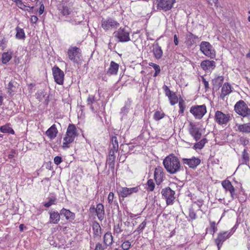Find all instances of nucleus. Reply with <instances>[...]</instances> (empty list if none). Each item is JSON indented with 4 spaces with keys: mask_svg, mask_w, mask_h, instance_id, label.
<instances>
[{
    "mask_svg": "<svg viewBox=\"0 0 250 250\" xmlns=\"http://www.w3.org/2000/svg\"><path fill=\"white\" fill-rule=\"evenodd\" d=\"M163 163L167 172L171 174H175L181 169L180 161L173 154L167 156L164 159Z\"/></svg>",
    "mask_w": 250,
    "mask_h": 250,
    "instance_id": "1",
    "label": "nucleus"
},
{
    "mask_svg": "<svg viewBox=\"0 0 250 250\" xmlns=\"http://www.w3.org/2000/svg\"><path fill=\"white\" fill-rule=\"evenodd\" d=\"M78 135L77 128L73 124H70L67 129L65 136L63 138L62 147L67 148L70 147V144L72 143L76 137Z\"/></svg>",
    "mask_w": 250,
    "mask_h": 250,
    "instance_id": "2",
    "label": "nucleus"
},
{
    "mask_svg": "<svg viewBox=\"0 0 250 250\" xmlns=\"http://www.w3.org/2000/svg\"><path fill=\"white\" fill-rule=\"evenodd\" d=\"M235 112L243 117L250 116V108L243 100H240L237 102L234 106Z\"/></svg>",
    "mask_w": 250,
    "mask_h": 250,
    "instance_id": "3",
    "label": "nucleus"
},
{
    "mask_svg": "<svg viewBox=\"0 0 250 250\" xmlns=\"http://www.w3.org/2000/svg\"><path fill=\"white\" fill-rule=\"evenodd\" d=\"M200 50L203 54L208 57L213 58L215 56V51L209 42H202L200 45Z\"/></svg>",
    "mask_w": 250,
    "mask_h": 250,
    "instance_id": "4",
    "label": "nucleus"
},
{
    "mask_svg": "<svg viewBox=\"0 0 250 250\" xmlns=\"http://www.w3.org/2000/svg\"><path fill=\"white\" fill-rule=\"evenodd\" d=\"M129 31L125 27H120L113 33L114 37L118 39V42H125L130 40Z\"/></svg>",
    "mask_w": 250,
    "mask_h": 250,
    "instance_id": "5",
    "label": "nucleus"
},
{
    "mask_svg": "<svg viewBox=\"0 0 250 250\" xmlns=\"http://www.w3.org/2000/svg\"><path fill=\"white\" fill-rule=\"evenodd\" d=\"M120 24L115 20L108 18L103 19L101 21L102 27L105 30H111L118 27Z\"/></svg>",
    "mask_w": 250,
    "mask_h": 250,
    "instance_id": "6",
    "label": "nucleus"
},
{
    "mask_svg": "<svg viewBox=\"0 0 250 250\" xmlns=\"http://www.w3.org/2000/svg\"><path fill=\"white\" fill-rule=\"evenodd\" d=\"M190 112L197 119H201L207 112L205 105H194L191 107Z\"/></svg>",
    "mask_w": 250,
    "mask_h": 250,
    "instance_id": "7",
    "label": "nucleus"
},
{
    "mask_svg": "<svg viewBox=\"0 0 250 250\" xmlns=\"http://www.w3.org/2000/svg\"><path fill=\"white\" fill-rule=\"evenodd\" d=\"M233 233L231 230L230 231H222L218 234L217 238L214 240V242L218 250L222 247L223 242L229 238L232 235Z\"/></svg>",
    "mask_w": 250,
    "mask_h": 250,
    "instance_id": "8",
    "label": "nucleus"
},
{
    "mask_svg": "<svg viewBox=\"0 0 250 250\" xmlns=\"http://www.w3.org/2000/svg\"><path fill=\"white\" fill-rule=\"evenodd\" d=\"M73 3L69 1H62L60 9L61 13L65 17L71 16L73 13Z\"/></svg>",
    "mask_w": 250,
    "mask_h": 250,
    "instance_id": "9",
    "label": "nucleus"
},
{
    "mask_svg": "<svg viewBox=\"0 0 250 250\" xmlns=\"http://www.w3.org/2000/svg\"><path fill=\"white\" fill-rule=\"evenodd\" d=\"M175 2V0H157L155 4L157 10L167 11L171 9Z\"/></svg>",
    "mask_w": 250,
    "mask_h": 250,
    "instance_id": "10",
    "label": "nucleus"
},
{
    "mask_svg": "<svg viewBox=\"0 0 250 250\" xmlns=\"http://www.w3.org/2000/svg\"><path fill=\"white\" fill-rule=\"evenodd\" d=\"M69 59L75 63H78L81 57V50L77 47H70L67 51Z\"/></svg>",
    "mask_w": 250,
    "mask_h": 250,
    "instance_id": "11",
    "label": "nucleus"
},
{
    "mask_svg": "<svg viewBox=\"0 0 250 250\" xmlns=\"http://www.w3.org/2000/svg\"><path fill=\"white\" fill-rule=\"evenodd\" d=\"M215 120L219 125L227 124L230 119L229 114H224L222 112L217 110L215 114Z\"/></svg>",
    "mask_w": 250,
    "mask_h": 250,
    "instance_id": "12",
    "label": "nucleus"
},
{
    "mask_svg": "<svg viewBox=\"0 0 250 250\" xmlns=\"http://www.w3.org/2000/svg\"><path fill=\"white\" fill-rule=\"evenodd\" d=\"M52 72L55 82L62 85L63 83L64 73L58 66H54L52 68Z\"/></svg>",
    "mask_w": 250,
    "mask_h": 250,
    "instance_id": "13",
    "label": "nucleus"
},
{
    "mask_svg": "<svg viewBox=\"0 0 250 250\" xmlns=\"http://www.w3.org/2000/svg\"><path fill=\"white\" fill-rule=\"evenodd\" d=\"M161 193L166 200L167 205L171 204L175 199V191L169 187L162 189Z\"/></svg>",
    "mask_w": 250,
    "mask_h": 250,
    "instance_id": "14",
    "label": "nucleus"
},
{
    "mask_svg": "<svg viewBox=\"0 0 250 250\" xmlns=\"http://www.w3.org/2000/svg\"><path fill=\"white\" fill-rule=\"evenodd\" d=\"M188 131L196 141H198L201 139L202 133L200 132V129L193 123H189Z\"/></svg>",
    "mask_w": 250,
    "mask_h": 250,
    "instance_id": "15",
    "label": "nucleus"
},
{
    "mask_svg": "<svg viewBox=\"0 0 250 250\" xmlns=\"http://www.w3.org/2000/svg\"><path fill=\"white\" fill-rule=\"evenodd\" d=\"M139 191L138 187L127 188L126 187L122 188L120 190L119 195L123 198H125L131 195L133 193H136Z\"/></svg>",
    "mask_w": 250,
    "mask_h": 250,
    "instance_id": "16",
    "label": "nucleus"
},
{
    "mask_svg": "<svg viewBox=\"0 0 250 250\" xmlns=\"http://www.w3.org/2000/svg\"><path fill=\"white\" fill-rule=\"evenodd\" d=\"M182 160L184 164L188 165L190 168H196L201 163V160L195 157H193L190 159L183 158Z\"/></svg>",
    "mask_w": 250,
    "mask_h": 250,
    "instance_id": "17",
    "label": "nucleus"
},
{
    "mask_svg": "<svg viewBox=\"0 0 250 250\" xmlns=\"http://www.w3.org/2000/svg\"><path fill=\"white\" fill-rule=\"evenodd\" d=\"M199 41V38L198 36L190 33L187 37L186 42V45L188 48H190L192 45L195 44Z\"/></svg>",
    "mask_w": 250,
    "mask_h": 250,
    "instance_id": "18",
    "label": "nucleus"
},
{
    "mask_svg": "<svg viewBox=\"0 0 250 250\" xmlns=\"http://www.w3.org/2000/svg\"><path fill=\"white\" fill-rule=\"evenodd\" d=\"M223 187L226 191H229L232 198H234L235 188L229 180H224L222 182Z\"/></svg>",
    "mask_w": 250,
    "mask_h": 250,
    "instance_id": "19",
    "label": "nucleus"
},
{
    "mask_svg": "<svg viewBox=\"0 0 250 250\" xmlns=\"http://www.w3.org/2000/svg\"><path fill=\"white\" fill-rule=\"evenodd\" d=\"M58 133V131L56 125H53L47 129L45 134L50 140H53L56 137Z\"/></svg>",
    "mask_w": 250,
    "mask_h": 250,
    "instance_id": "20",
    "label": "nucleus"
},
{
    "mask_svg": "<svg viewBox=\"0 0 250 250\" xmlns=\"http://www.w3.org/2000/svg\"><path fill=\"white\" fill-rule=\"evenodd\" d=\"M201 67L204 70L213 69L215 67V62L213 61L205 60L201 62Z\"/></svg>",
    "mask_w": 250,
    "mask_h": 250,
    "instance_id": "21",
    "label": "nucleus"
},
{
    "mask_svg": "<svg viewBox=\"0 0 250 250\" xmlns=\"http://www.w3.org/2000/svg\"><path fill=\"white\" fill-rule=\"evenodd\" d=\"M93 236L95 238L98 240L101 239L102 234V229L98 223H95L93 224Z\"/></svg>",
    "mask_w": 250,
    "mask_h": 250,
    "instance_id": "22",
    "label": "nucleus"
},
{
    "mask_svg": "<svg viewBox=\"0 0 250 250\" xmlns=\"http://www.w3.org/2000/svg\"><path fill=\"white\" fill-rule=\"evenodd\" d=\"M119 64L114 61H111L110 66L107 71V74L109 75H116L119 69Z\"/></svg>",
    "mask_w": 250,
    "mask_h": 250,
    "instance_id": "23",
    "label": "nucleus"
},
{
    "mask_svg": "<svg viewBox=\"0 0 250 250\" xmlns=\"http://www.w3.org/2000/svg\"><path fill=\"white\" fill-rule=\"evenodd\" d=\"M19 85V84L16 81L13 80L11 81L9 83L7 87L8 93L9 94L11 95H14V93L16 91L17 88H18Z\"/></svg>",
    "mask_w": 250,
    "mask_h": 250,
    "instance_id": "24",
    "label": "nucleus"
},
{
    "mask_svg": "<svg viewBox=\"0 0 250 250\" xmlns=\"http://www.w3.org/2000/svg\"><path fill=\"white\" fill-rule=\"evenodd\" d=\"M96 212L98 219L100 221H102L104 217V207L102 204L99 203L97 205Z\"/></svg>",
    "mask_w": 250,
    "mask_h": 250,
    "instance_id": "25",
    "label": "nucleus"
},
{
    "mask_svg": "<svg viewBox=\"0 0 250 250\" xmlns=\"http://www.w3.org/2000/svg\"><path fill=\"white\" fill-rule=\"evenodd\" d=\"M153 52L154 57L156 59H160L162 58L163 52L158 43H156L153 45Z\"/></svg>",
    "mask_w": 250,
    "mask_h": 250,
    "instance_id": "26",
    "label": "nucleus"
},
{
    "mask_svg": "<svg viewBox=\"0 0 250 250\" xmlns=\"http://www.w3.org/2000/svg\"><path fill=\"white\" fill-rule=\"evenodd\" d=\"M83 19V17H79L78 16L75 15L73 13L70 16V19L66 20V21L72 25H77L81 23Z\"/></svg>",
    "mask_w": 250,
    "mask_h": 250,
    "instance_id": "27",
    "label": "nucleus"
},
{
    "mask_svg": "<svg viewBox=\"0 0 250 250\" xmlns=\"http://www.w3.org/2000/svg\"><path fill=\"white\" fill-rule=\"evenodd\" d=\"M60 214L64 215L65 218L67 220H69L70 221L74 220L75 218V215L74 213L64 208L61 209Z\"/></svg>",
    "mask_w": 250,
    "mask_h": 250,
    "instance_id": "28",
    "label": "nucleus"
},
{
    "mask_svg": "<svg viewBox=\"0 0 250 250\" xmlns=\"http://www.w3.org/2000/svg\"><path fill=\"white\" fill-rule=\"evenodd\" d=\"M231 91V89L230 85L229 83H225L222 88L220 97L223 99L225 97L229 94Z\"/></svg>",
    "mask_w": 250,
    "mask_h": 250,
    "instance_id": "29",
    "label": "nucleus"
},
{
    "mask_svg": "<svg viewBox=\"0 0 250 250\" xmlns=\"http://www.w3.org/2000/svg\"><path fill=\"white\" fill-rule=\"evenodd\" d=\"M50 223L52 224H57L60 220V214L57 211H52L49 212Z\"/></svg>",
    "mask_w": 250,
    "mask_h": 250,
    "instance_id": "30",
    "label": "nucleus"
},
{
    "mask_svg": "<svg viewBox=\"0 0 250 250\" xmlns=\"http://www.w3.org/2000/svg\"><path fill=\"white\" fill-rule=\"evenodd\" d=\"M163 176V171L162 167H159L155 168L154 176V178L157 182L159 181V182H161Z\"/></svg>",
    "mask_w": 250,
    "mask_h": 250,
    "instance_id": "31",
    "label": "nucleus"
},
{
    "mask_svg": "<svg viewBox=\"0 0 250 250\" xmlns=\"http://www.w3.org/2000/svg\"><path fill=\"white\" fill-rule=\"evenodd\" d=\"M104 243L106 246H110L113 243V236L111 232L105 233L104 236Z\"/></svg>",
    "mask_w": 250,
    "mask_h": 250,
    "instance_id": "32",
    "label": "nucleus"
},
{
    "mask_svg": "<svg viewBox=\"0 0 250 250\" xmlns=\"http://www.w3.org/2000/svg\"><path fill=\"white\" fill-rule=\"evenodd\" d=\"M238 130L242 133H250V123L239 125H238Z\"/></svg>",
    "mask_w": 250,
    "mask_h": 250,
    "instance_id": "33",
    "label": "nucleus"
},
{
    "mask_svg": "<svg viewBox=\"0 0 250 250\" xmlns=\"http://www.w3.org/2000/svg\"><path fill=\"white\" fill-rule=\"evenodd\" d=\"M224 81V78L223 76H218L217 77L213 79L212 81V83L214 88L218 89Z\"/></svg>",
    "mask_w": 250,
    "mask_h": 250,
    "instance_id": "34",
    "label": "nucleus"
},
{
    "mask_svg": "<svg viewBox=\"0 0 250 250\" xmlns=\"http://www.w3.org/2000/svg\"><path fill=\"white\" fill-rule=\"evenodd\" d=\"M16 38L18 39L23 40L24 39L25 36L24 31L23 29L17 27L16 28Z\"/></svg>",
    "mask_w": 250,
    "mask_h": 250,
    "instance_id": "35",
    "label": "nucleus"
},
{
    "mask_svg": "<svg viewBox=\"0 0 250 250\" xmlns=\"http://www.w3.org/2000/svg\"><path fill=\"white\" fill-rule=\"evenodd\" d=\"M115 157L109 156L106 159V164L108 165L109 168L112 170L114 169Z\"/></svg>",
    "mask_w": 250,
    "mask_h": 250,
    "instance_id": "36",
    "label": "nucleus"
},
{
    "mask_svg": "<svg viewBox=\"0 0 250 250\" xmlns=\"http://www.w3.org/2000/svg\"><path fill=\"white\" fill-rule=\"evenodd\" d=\"M48 201L47 202L44 203L43 204V206L46 208H49L53 205H56L57 203V198L53 196H51L48 197Z\"/></svg>",
    "mask_w": 250,
    "mask_h": 250,
    "instance_id": "37",
    "label": "nucleus"
},
{
    "mask_svg": "<svg viewBox=\"0 0 250 250\" xmlns=\"http://www.w3.org/2000/svg\"><path fill=\"white\" fill-rule=\"evenodd\" d=\"M0 130L2 133H8L12 134H14V130L10 127L8 125H2L0 128Z\"/></svg>",
    "mask_w": 250,
    "mask_h": 250,
    "instance_id": "38",
    "label": "nucleus"
},
{
    "mask_svg": "<svg viewBox=\"0 0 250 250\" xmlns=\"http://www.w3.org/2000/svg\"><path fill=\"white\" fill-rule=\"evenodd\" d=\"M168 98L171 105H174L178 102V97L175 93L172 92L171 94L168 95Z\"/></svg>",
    "mask_w": 250,
    "mask_h": 250,
    "instance_id": "39",
    "label": "nucleus"
},
{
    "mask_svg": "<svg viewBox=\"0 0 250 250\" xmlns=\"http://www.w3.org/2000/svg\"><path fill=\"white\" fill-rule=\"evenodd\" d=\"M206 143H207V139L204 138L200 141L195 143L194 146V147L195 149H201L204 146Z\"/></svg>",
    "mask_w": 250,
    "mask_h": 250,
    "instance_id": "40",
    "label": "nucleus"
},
{
    "mask_svg": "<svg viewBox=\"0 0 250 250\" xmlns=\"http://www.w3.org/2000/svg\"><path fill=\"white\" fill-rule=\"evenodd\" d=\"M131 103V101L130 100V99H128L127 102L125 103V105L122 107L121 110V114H122L123 115H124L127 113V110L130 106Z\"/></svg>",
    "mask_w": 250,
    "mask_h": 250,
    "instance_id": "41",
    "label": "nucleus"
},
{
    "mask_svg": "<svg viewBox=\"0 0 250 250\" xmlns=\"http://www.w3.org/2000/svg\"><path fill=\"white\" fill-rule=\"evenodd\" d=\"M12 58L11 55L8 53H3L2 55V62L5 64L7 63Z\"/></svg>",
    "mask_w": 250,
    "mask_h": 250,
    "instance_id": "42",
    "label": "nucleus"
},
{
    "mask_svg": "<svg viewBox=\"0 0 250 250\" xmlns=\"http://www.w3.org/2000/svg\"><path fill=\"white\" fill-rule=\"evenodd\" d=\"M242 158H243V163L244 164H245L247 165L249 163L250 158L248 152H247V150L246 149H244L243 152V155H242Z\"/></svg>",
    "mask_w": 250,
    "mask_h": 250,
    "instance_id": "43",
    "label": "nucleus"
},
{
    "mask_svg": "<svg viewBox=\"0 0 250 250\" xmlns=\"http://www.w3.org/2000/svg\"><path fill=\"white\" fill-rule=\"evenodd\" d=\"M147 188H146L147 191H152L155 188V184L153 180L149 179L147 182Z\"/></svg>",
    "mask_w": 250,
    "mask_h": 250,
    "instance_id": "44",
    "label": "nucleus"
},
{
    "mask_svg": "<svg viewBox=\"0 0 250 250\" xmlns=\"http://www.w3.org/2000/svg\"><path fill=\"white\" fill-rule=\"evenodd\" d=\"M111 141L112 143V147L115 150H118L119 146L116 136H112Z\"/></svg>",
    "mask_w": 250,
    "mask_h": 250,
    "instance_id": "45",
    "label": "nucleus"
},
{
    "mask_svg": "<svg viewBox=\"0 0 250 250\" xmlns=\"http://www.w3.org/2000/svg\"><path fill=\"white\" fill-rule=\"evenodd\" d=\"M179 106L180 110L179 111V113L182 114L184 113L185 109V102L183 99H180L179 102Z\"/></svg>",
    "mask_w": 250,
    "mask_h": 250,
    "instance_id": "46",
    "label": "nucleus"
},
{
    "mask_svg": "<svg viewBox=\"0 0 250 250\" xmlns=\"http://www.w3.org/2000/svg\"><path fill=\"white\" fill-rule=\"evenodd\" d=\"M96 101V100L95 99V97L94 96L89 95L86 100L87 104L90 106L91 105H92L93 104H95V102Z\"/></svg>",
    "mask_w": 250,
    "mask_h": 250,
    "instance_id": "47",
    "label": "nucleus"
},
{
    "mask_svg": "<svg viewBox=\"0 0 250 250\" xmlns=\"http://www.w3.org/2000/svg\"><path fill=\"white\" fill-rule=\"evenodd\" d=\"M164 113L160 111H156L154 114V118L156 121H159L164 117Z\"/></svg>",
    "mask_w": 250,
    "mask_h": 250,
    "instance_id": "48",
    "label": "nucleus"
},
{
    "mask_svg": "<svg viewBox=\"0 0 250 250\" xmlns=\"http://www.w3.org/2000/svg\"><path fill=\"white\" fill-rule=\"evenodd\" d=\"M99 105L96 101L95 102V104H93L92 105H91V106H90V108L93 112L96 113L99 109Z\"/></svg>",
    "mask_w": 250,
    "mask_h": 250,
    "instance_id": "49",
    "label": "nucleus"
},
{
    "mask_svg": "<svg viewBox=\"0 0 250 250\" xmlns=\"http://www.w3.org/2000/svg\"><path fill=\"white\" fill-rule=\"evenodd\" d=\"M130 246L131 243L129 241H125L121 245V247L124 250H128Z\"/></svg>",
    "mask_w": 250,
    "mask_h": 250,
    "instance_id": "50",
    "label": "nucleus"
},
{
    "mask_svg": "<svg viewBox=\"0 0 250 250\" xmlns=\"http://www.w3.org/2000/svg\"><path fill=\"white\" fill-rule=\"evenodd\" d=\"M146 222L145 221H144V222H143L137 228V229H136V231H138V232H140V231H142L146 227Z\"/></svg>",
    "mask_w": 250,
    "mask_h": 250,
    "instance_id": "51",
    "label": "nucleus"
},
{
    "mask_svg": "<svg viewBox=\"0 0 250 250\" xmlns=\"http://www.w3.org/2000/svg\"><path fill=\"white\" fill-rule=\"evenodd\" d=\"M149 65L153 67V68L155 69L156 72H160L161 69L159 65L152 62H150V63H149Z\"/></svg>",
    "mask_w": 250,
    "mask_h": 250,
    "instance_id": "52",
    "label": "nucleus"
},
{
    "mask_svg": "<svg viewBox=\"0 0 250 250\" xmlns=\"http://www.w3.org/2000/svg\"><path fill=\"white\" fill-rule=\"evenodd\" d=\"M240 142L244 146H246L247 145H248L249 143V140L247 138L244 137H242L240 138Z\"/></svg>",
    "mask_w": 250,
    "mask_h": 250,
    "instance_id": "53",
    "label": "nucleus"
},
{
    "mask_svg": "<svg viewBox=\"0 0 250 250\" xmlns=\"http://www.w3.org/2000/svg\"><path fill=\"white\" fill-rule=\"evenodd\" d=\"M114 193L110 192L108 196L107 200L109 204L111 205L113 203Z\"/></svg>",
    "mask_w": 250,
    "mask_h": 250,
    "instance_id": "54",
    "label": "nucleus"
},
{
    "mask_svg": "<svg viewBox=\"0 0 250 250\" xmlns=\"http://www.w3.org/2000/svg\"><path fill=\"white\" fill-rule=\"evenodd\" d=\"M189 217L191 220H194L196 218V214L193 209H189Z\"/></svg>",
    "mask_w": 250,
    "mask_h": 250,
    "instance_id": "55",
    "label": "nucleus"
},
{
    "mask_svg": "<svg viewBox=\"0 0 250 250\" xmlns=\"http://www.w3.org/2000/svg\"><path fill=\"white\" fill-rule=\"evenodd\" d=\"M210 228L212 229V234H213L217 230V227H216V224L215 222H211L210 224Z\"/></svg>",
    "mask_w": 250,
    "mask_h": 250,
    "instance_id": "56",
    "label": "nucleus"
},
{
    "mask_svg": "<svg viewBox=\"0 0 250 250\" xmlns=\"http://www.w3.org/2000/svg\"><path fill=\"white\" fill-rule=\"evenodd\" d=\"M163 89L165 92L167 96L171 94L173 92L171 91L169 88L166 85L163 86Z\"/></svg>",
    "mask_w": 250,
    "mask_h": 250,
    "instance_id": "57",
    "label": "nucleus"
},
{
    "mask_svg": "<svg viewBox=\"0 0 250 250\" xmlns=\"http://www.w3.org/2000/svg\"><path fill=\"white\" fill-rule=\"evenodd\" d=\"M16 3L20 8L22 10L24 9V7H26V6L23 3L21 0H19V1L16 2Z\"/></svg>",
    "mask_w": 250,
    "mask_h": 250,
    "instance_id": "58",
    "label": "nucleus"
},
{
    "mask_svg": "<svg viewBox=\"0 0 250 250\" xmlns=\"http://www.w3.org/2000/svg\"><path fill=\"white\" fill-rule=\"evenodd\" d=\"M202 83L204 84L206 91H207L209 89V84L204 77H202Z\"/></svg>",
    "mask_w": 250,
    "mask_h": 250,
    "instance_id": "59",
    "label": "nucleus"
},
{
    "mask_svg": "<svg viewBox=\"0 0 250 250\" xmlns=\"http://www.w3.org/2000/svg\"><path fill=\"white\" fill-rule=\"evenodd\" d=\"M106 248H105L104 246H103L102 244L100 243H98L96 245V247L95 248L94 250H104Z\"/></svg>",
    "mask_w": 250,
    "mask_h": 250,
    "instance_id": "60",
    "label": "nucleus"
},
{
    "mask_svg": "<svg viewBox=\"0 0 250 250\" xmlns=\"http://www.w3.org/2000/svg\"><path fill=\"white\" fill-rule=\"evenodd\" d=\"M54 163L58 165L62 162V158L60 156H56L54 159Z\"/></svg>",
    "mask_w": 250,
    "mask_h": 250,
    "instance_id": "61",
    "label": "nucleus"
},
{
    "mask_svg": "<svg viewBox=\"0 0 250 250\" xmlns=\"http://www.w3.org/2000/svg\"><path fill=\"white\" fill-rule=\"evenodd\" d=\"M6 43V41L4 38L0 40V47H1L2 49H3L5 48Z\"/></svg>",
    "mask_w": 250,
    "mask_h": 250,
    "instance_id": "62",
    "label": "nucleus"
},
{
    "mask_svg": "<svg viewBox=\"0 0 250 250\" xmlns=\"http://www.w3.org/2000/svg\"><path fill=\"white\" fill-rule=\"evenodd\" d=\"M118 150H115L114 149V148L112 147L110 148L109 152V156H112V157H115V153L117 152Z\"/></svg>",
    "mask_w": 250,
    "mask_h": 250,
    "instance_id": "63",
    "label": "nucleus"
},
{
    "mask_svg": "<svg viewBox=\"0 0 250 250\" xmlns=\"http://www.w3.org/2000/svg\"><path fill=\"white\" fill-rule=\"evenodd\" d=\"M38 18L36 16H32L30 19V21L33 23H36L38 21Z\"/></svg>",
    "mask_w": 250,
    "mask_h": 250,
    "instance_id": "64",
    "label": "nucleus"
}]
</instances>
